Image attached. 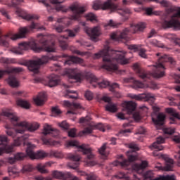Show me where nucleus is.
Here are the masks:
<instances>
[{
    "label": "nucleus",
    "mask_w": 180,
    "mask_h": 180,
    "mask_svg": "<svg viewBox=\"0 0 180 180\" xmlns=\"http://www.w3.org/2000/svg\"><path fill=\"white\" fill-rule=\"evenodd\" d=\"M133 117L134 120H140L141 119V115H140V112H135L133 113Z\"/></svg>",
    "instance_id": "774afa93"
},
{
    "label": "nucleus",
    "mask_w": 180,
    "mask_h": 180,
    "mask_svg": "<svg viewBox=\"0 0 180 180\" xmlns=\"http://www.w3.org/2000/svg\"><path fill=\"white\" fill-rule=\"evenodd\" d=\"M174 167V160L167 158L166 159L165 166L163 167L165 171H172Z\"/></svg>",
    "instance_id": "f704fd0d"
},
{
    "label": "nucleus",
    "mask_w": 180,
    "mask_h": 180,
    "mask_svg": "<svg viewBox=\"0 0 180 180\" xmlns=\"http://www.w3.org/2000/svg\"><path fill=\"white\" fill-rule=\"evenodd\" d=\"M144 179L146 180H175V176L167 175L158 179H154V174L153 173V171H148L144 174Z\"/></svg>",
    "instance_id": "4be33fe9"
},
{
    "label": "nucleus",
    "mask_w": 180,
    "mask_h": 180,
    "mask_svg": "<svg viewBox=\"0 0 180 180\" xmlns=\"http://www.w3.org/2000/svg\"><path fill=\"white\" fill-rule=\"evenodd\" d=\"M65 106L70 108L68 113H71L72 115H77V109H81V104L77 103H70V101H65Z\"/></svg>",
    "instance_id": "bb28decb"
},
{
    "label": "nucleus",
    "mask_w": 180,
    "mask_h": 180,
    "mask_svg": "<svg viewBox=\"0 0 180 180\" xmlns=\"http://www.w3.org/2000/svg\"><path fill=\"white\" fill-rule=\"evenodd\" d=\"M103 101L104 102H108V104L105 106V110L108 112H111L112 113H115V112L117 111V107L116 106V104H113L110 102V98L108 96L103 97Z\"/></svg>",
    "instance_id": "cd10ccee"
},
{
    "label": "nucleus",
    "mask_w": 180,
    "mask_h": 180,
    "mask_svg": "<svg viewBox=\"0 0 180 180\" xmlns=\"http://www.w3.org/2000/svg\"><path fill=\"white\" fill-rule=\"evenodd\" d=\"M129 147L133 153H135V151H139V150H140V148H139V146H137V144L136 143H131L129 144Z\"/></svg>",
    "instance_id": "603ef678"
},
{
    "label": "nucleus",
    "mask_w": 180,
    "mask_h": 180,
    "mask_svg": "<svg viewBox=\"0 0 180 180\" xmlns=\"http://www.w3.org/2000/svg\"><path fill=\"white\" fill-rule=\"evenodd\" d=\"M164 120H165V115L163 113H159L157 116V119L152 117V121L157 126H162V124H164Z\"/></svg>",
    "instance_id": "2f4dec72"
},
{
    "label": "nucleus",
    "mask_w": 180,
    "mask_h": 180,
    "mask_svg": "<svg viewBox=\"0 0 180 180\" xmlns=\"http://www.w3.org/2000/svg\"><path fill=\"white\" fill-rule=\"evenodd\" d=\"M129 97L131 98V99H135V101H145L146 102H152L154 103V101H155V96L154 94L151 93H143L141 94H129Z\"/></svg>",
    "instance_id": "a211bd4d"
},
{
    "label": "nucleus",
    "mask_w": 180,
    "mask_h": 180,
    "mask_svg": "<svg viewBox=\"0 0 180 180\" xmlns=\"http://www.w3.org/2000/svg\"><path fill=\"white\" fill-rule=\"evenodd\" d=\"M146 51H147L144 49H140L139 51V55L140 56V57H142V58H147V54H146Z\"/></svg>",
    "instance_id": "052dcab7"
},
{
    "label": "nucleus",
    "mask_w": 180,
    "mask_h": 180,
    "mask_svg": "<svg viewBox=\"0 0 180 180\" xmlns=\"http://www.w3.org/2000/svg\"><path fill=\"white\" fill-rule=\"evenodd\" d=\"M164 143H165V138L160 136L157 138L156 141L154 142L150 146V148L151 150H153V155L154 157H158V155H160V153H158V151H162V150H164V146L161 145Z\"/></svg>",
    "instance_id": "6ab92c4d"
},
{
    "label": "nucleus",
    "mask_w": 180,
    "mask_h": 180,
    "mask_svg": "<svg viewBox=\"0 0 180 180\" xmlns=\"http://www.w3.org/2000/svg\"><path fill=\"white\" fill-rule=\"evenodd\" d=\"M86 19L90 22H96V15L93 13H89L86 15Z\"/></svg>",
    "instance_id": "37998d69"
},
{
    "label": "nucleus",
    "mask_w": 180,
    "mask_h": 180,
    "mask_svg": "<svg viewBox=\"0 0 180 180\" xmlns=\"http://www.w3.org/2000/svg\"><path fill=\"white\" fill-rule=\"evenodd\" d=\"M37 40L39 41V44H41V46L37 45L36 41L21 42L18 44V47L13 48L11 51L14 54L21 55L23 54V51H25V50H27L29 47L36 53H41V51L54 53L56 51V44L52 42L51 44H49V39H47V37L43 35V34H38Z\"/></svg>",
    "instance_id": "20e7f679"
},
{
    "label": "nucleus",
    "mask_w": 180,
    "mask_h": 180,
    "mask_svg": "<svg viewBox=\"0 0 180 180\" xmlns=\"http://www.w3.org/2000/svg\"><path fill=\"white\" fill-rule=\"evenodd\" d=\"M17 105L18 106H21V108H23L24 109H30V103H29L27 101L22 99L18 100Z\"/></svg>",
    "instance_id": "e433bc0d"
},
{
    "label": "nucleus",
    "mask_w": 180,
    "mask_h": 180,
    "mask_svg": "<svg viewBox=\"0 0 180 180\" xmlns=\"http://www.w3.org/2000/svg\"><path fill=\"white\" fill-rule=\"evenodd\" d=\"M84 96L86 99H88V101H92V99H94V94H92V92L90 91H86Z\"/></svg>",
    "instance_id": "6e6d98bb"
},
{
    "label": "nucleus",
    "mask_w": 180,
    "mask_h": 180,
    "mask_svg": "<svg viewBox=\"0 0 180 180\" xmlns=\"http://www.w3.org/2000/svg\"><path fill=\"white\" fill-rule=\"evenodd\" d=\"M163 131L165 134H174V133H175V128H165Z\"/></svg>",
    "instance_id": "3c124183"
},
{
    "label": "nucleus",
    "mask_w": 180,
    "mask_h": 180,
    "mask_svg": "<svg viewBox=\"0 0 180 180\" xmlns=\"http://www.w3.org/2000/svg\"><path fill=\"white\" fill-rule=\"evenodd\" d=\"M46 85L49 86L50 88H53V86H57L61 82V79L60 77L56 75H51L47 79H46Z\"/></svg>",
    "instance_id": "b1692460"
},
{
    "label": "nucleus",
    "mask_w": 180,
    "mask_h": 180,
    "mask_svg": "<svg viewBox=\"0 0 180 180\" xmlns=\"http://www.w3.org/2000/svg\"><path fill=\"white\" fill-rule=\"evenodd\" d=\"M146 85L147 88H150V89H158V86L154 82H149Z\"/></svg>",
    "instance_id": "5fc2aeb1"
},
{
    "label": "nucleus",
    "mask_w": 180,
    "mask_h": 180,
    "mask_svg": "<svg viewBox=\"0 0 180 180\" xmlns=\"http://www.w3.org/2000/svg\"><path fill=\"white\" fill-rule=\"evenodd\" d=\"M34 145L28 143L27 144L26 153L25 154L23 153H16L13 158H8L9 164H15L16 161H22L25 160L26 157H30L31 160H41L43 158H46L49 155V154L46 153V152L41 150L37 153L33 151V148H34Z\"/></svg>",
    "instance_id": "39448f33"
},
{
    "label": "nucleus",
    "mask_w": 180,
    "mask_h": 180,
    "mask_svg": "<svg viewBox=\"0 0 180 180\" xmlns=\"http://www.w3.org/2000/svg\"><path fill=\"white\" fill-rule=\"evenodd\" d=\"M55 30H56V32H58V33H61L64 32V26L59 25L55 27Z\"/></svg>",
    "instance_id": "338daca9"
},
{
    "label": "nucleus",
    "mask_w": 180,
    "mask_h": 180,
    "mask_svg": "<svg viewBox=\"0 0 180 180\" xmlns=\"http://www.w3.org/2000/svg\"><path fill=\"white\" fill-rule=\"evenodd\" d=\"M23 2V0H12V4L14 8H16L18 5H20Z\"/></svg>",
    "instance_id": "69168bd1"
},
{
    "label": "nucleus",
    "mask_w": 180,
    "mask_h": 180,
    "mask_svg": "<svg viewBox=\"0 0 180 180\" xmlns=\"http://www.w3.org/2000/svg\"><path fill=\"white\" fill-rule=\"evenodd\" d=\"M33 29H37L38 30H44V27L40 26V24L39 23H34V22H32L31 25H28L27 27H20L19 29V34H15L13 35L11 39V40L23 39L24 37H26V34H27V33H30V32H32Z\"/></svg>",
    "instance_id": "4468645a"
},
{
    "label": "nucleus",
    "mask_w": 180,
    "mask_h": 180,
    "mask_svg": "<svg viewBox=\"0 0 180 180\" xmlns=\"http://www.w3.org/2000/svg\"><path fill=\"white\" fill-rule=\"evenodd\" d=\"M69 9L73 13L70 16V20H79L82 15L86 12V6H80V4L78 3H74L68 8L61 5L57 6L56 7V10L58 12H63V13H67Z\"/></svg>",
    "instance_id": "6e6552de"
},
{
    "label": "nucleus",
    "mask_w": 180,
    "mask_h": 180,
    "mask_svg": "<svg viewBox=\"0 0 180 180\" xmlns=\"http://www.w3.org/2000/svg\"><path fill=\"white\" fill-rule=\"evenodd\" d=\"M65 75L69 78V82H81L84 77L82 71L78 68L66 69L65 70Z\"/></svg>",
    "instance_id": "dca6fc26"
},
{
    "label": "nucleus",
    "mask_w": 180,
    "mask_h": 180,
    "mask_svg": "<svg viewBox=\"0 0 180 180\" xmlns=\"http://www.w3.org/2000/svg\"><path fill=\"white\" fill-rule=\"evenodd\" d=\"M136 103L133 101H125L123 103V108L127 110L128 115H131L136 110Z\"/></svg>",
    "instance_id": "c85d7f7f"
},
{
    "label": "nucleus",
    "mask_w": 180,
    "mask_h": 180,
    "mask_svg": "<svg viewBox=\"0 0 180 180\" xmlns=\"http://www.w3.org/2000/svg\"><path fill=\"white\" fill-rule=\"evenodd\" d=\"M0 62L4 64H15L16 63V59L9 58H1Z\"/></svg>",
    "instance_id": "58836bf2"
},
{
    "label": "nucleus",
    "mask_w": 180,
    "mask_h": 180,
    "mask_svg": "<svg viewBox=\"0 0 180 180\" xmlns=\"http://www.w3.org/2000/svg\"><path fill=\"white\" fill-rule=\"evenodd\" d=\"M16 13L22 18V19H25V20H37L39 19V15H30L27 13L25 10L17 8L15 11Z\"/></svg>",
    "instance_id": "5701e85b"
},
{
    "label": "nucleus",
    "mask_w": 180,
    "mask_h": 180,
    "mask_svg": "<svg viewBox=\"0 0 180 180\" xmlns=\"http://www.w3.org/2000/svg\"><path fill=\"white\" fill-rule=\"evenodd\" d=\"M51 164L50 162H46L44 165L43 164H38L37 165V169L41 174H47L49 172L47 169H46V167H51Z\"/></svg>",
    "instance_id": "72a5a7b5"
},
{
    "label": "nucleus",
    "mask_w": 180,
    "mask_h": 180,
    "mask_svg": "<svg viewBox=\"0 0 180 180\" xmlns=\"http://www.w3.org/2000/svg\"><path fill=\"white\" fill-rule=\"evenodd\" d=\"M72 53L74 54H77V56H81L82 57H84V56H88V52H82L79 50H74L72 51Z\"/></svg>",
    "instance_id": "e2e57ef3"
},
{
    "label": "nucleus",
    "mask_w": 180,
    "mask_h": 180,
    "mask_svg": "<svg viewBox=\"0 0 180 180\" xmlns=\"http://www.w3.org/2000/svg\"><path fill=\"white\" fill-rule=\"evenodd\" d=\"M58 23H63L64 25H70V19L67 18H58Z\"/></svg>",
    "instance_id": "8fccbe9b"
},
{
    "label": "nucleus",
    "mask_w": 180,
    "mask_h": 180,
    "mask_svg": "<svg viewBox=\"0 0 180 180\" xmlns=\"http://www.w3.org/2000/svg\"><path fill=\"white\" fill-rule=\"evenodd\" d=\"M62 57L63 58H66L63 63L64 65H71V64H84V59L77 56L63 54Z\"/></svg>",
    "instance_id": "412c9836"
},
{
    "label": "nucleus",
    "mask_w": 180,
    "mask_h": 180,
    "mask_svg": "<svg viewBox=\"0 0 180 180\" xmlns=\"http://www.w3.org/2000/svg\"><path fill=\"white\" fill-rule=\"evenodd\" d=\"M65 98H69L70 99H77L78 94L76 91L66 90Z\"/></svg>",
    "instance_id": "c9c22d12"
},
{
    "label": "nucleus",
    "mask_w": 180,
    "mask_h": 180,
    "mask_svg": "<svg viewBox=\"0 0 180 180\" xmlns=\"http://www.w3.org/2000/svg\"><path fill=\"white\" fill-rule=\"evenodd\" d=\"M79 28H76L74 30H68L67 33L69 37H75V34L78 33Z\"/></svg>",
    "instance_id": "09e8293b"
},
{
    "label": "nucleus",
    "mask_w": 180,
    "mask_h": 180,
    "mask_svg": "<svg viewBox=\"0 0 180 180\" xmlns=\"http://www.w3.org/2000/svg\"><path fill=\"white\" fill-rule=\"evenodd\" d=\"M156 56L157 57H159V58L158 59L156 64L153 65V71L152 73L144 70V69L140 68L137 64L134 65V68L136 70V72L139 74V77H140L141 79L147 81V79H150L151 77H153L154 78H162V77L165 76V63H169L172 65H175V60L172 57L167 55H162V53H158Z\"/></svg>",
    "instance_id": "7ed1b4c3"
},
{
    "label": "nucleus",
    "mask_w": 180,
    "mask_h": 180,
    "mask_svg": "<svg viewBox=\"0 0 180 180\" xmlns=\"http://www.w3.org/2000/svg\"><path fill=\"white\" fill-rule=\"evenodd\" d=\"M60 58V56H43L41 58L37 59V60H28L27 62V65L28 66V69L32 71L34 74L39 73V68H40V65H43V64H47L50 60H53V61H57Z\"/></svg>",
    "instance_id": "9d476101"
},
{
    "label": "nucleus",
    "mask_w": 180,
    "mask_h": 180,
    "mask_svg": "<svg viewBox=\"0 0 180 180\" xmlns=\"http://www.w3.org/2000/svg\"><path fill=\"white\" fill-rule=\"evenodd\" d=\"M79 174L83 176H86V180H96V175L94 173L88 174L86 172L81 171L79 172Z\"/></svg>",
    "instance_id": "4c0bfd02"
},
{
    "label": "nucleus",
    "mask_w": 180,
    "mask_h": 180,
    "mask_svg": "<svg viewBox=\"0 0 180 180\" xmlns=\"http://www.w3.org/2000/svg\"><path fill=\"white\" fill-rule=\"evenodd\" d=\"M88 81L94 88H96V86H98V88H106V86H110V91L111 92H115V89L119 88V84L112 83L110 84V82L108 80H103L101 82L98 83V78H96V76L94 74L89 75Z\"/></svg>",
    "instance_id": "ddd939ff"
},
{
    "label": "nucleus",
    "mask_w": 180,
    "mask_h": 180,
    "mask_svg": "<svg viewBox=\"0 0 180 180\" xmlns=\"http://www.w3.org/2000/svg\"><path fill=\"white\" fill-rule=\"evenodd\" d=\"M124 82H134V86L135 88H144V84L139 80H134V78L124 79Z\"/></svg>",
    "instance_id": "473e14b6"
},
{
    "label": "nucleus",
    "mask_w": 180,
    "mask_h": 180,
    "mask_svg": "<svg viewBox=\"0 0 180 180\" xmlns=\"http://www.w3.org/2000/svg\"><path fill=\"white\" fill-rule=\"evenodd\" d=\"M33 171V166L32 165H25L22 167V172H32Z\"/></svg>",
    "instance_id": "de8ad7c7"
},
{
    "label": "nucleus",
    "mask_w": 180,
    "mask_h": 180,
    "mask_svg": "<svg viewBox=\"0 0 180 180\" xmlns=\"http://www.w3.org/2000/svg\"><path fill=\"white\" fill-rule=\"evenodd\" d=\"M99 154L103 155V157H106V143H104L99 149H98Z\"/></svg>",
    "instance_id": "c03bdc74"
},
{
    "label": "nucleus",
    "mask_w": 180,
    "mask_h": 180,
    "mask_svg": "<svg viewBox=\"0 0 180 180\" xmlns=\"http://www.w3.org/2000/svg\"><path fill=\"white\" fill-rule=\"evenodd\" d=\"M167 113H169L170 115V124H174L176 123V119L178 120H180V115L175 110L174 108H166Z\"/></svg>",
    "instance_id": "393cba45"
},
{
    "label": "nucleus",
    "mask_w": 180,
    "mask_h": 180,
    "mask_svg": "<svg viewBox=\"0 0 180 180\" xmlns=\"http://www.w3.org/2000/svg\"><path fill=\"white\" fill-rule=\"evenodd\" d=\"M2 37V31L0 30V44L2 46H8V36H5L4 38Z\"/></svg>",
    "instance_id": "79ce46f5"
},
{
    "label": "nucleus",
    "mask_w": 180,
    "mask_h": 180,
    "mask_svg": "<svg viewBox=\"0 0 180 180\" xmlns=\"http://www.w3.org/2000/svg\"><path fill=\"white\" fill-rule=\"evenodd\" d=\"M92 130H94V127L89 126L85 128L82 131V134H91L92 133Z\"/></svg>",
    "instance_id": "864d4df0"
},
{
    "label": "nucleus",
    "mask_w": 180,
    "mask_h": 180,
    "mask_svg": "<svg viewBox=\"0 0 180 180\" xmlns=\"http://www.w3.org/2000/svg\"><path fill=\"white\" fill-rule=\"evenodd\" d=\"M60 114H61V110H60V109H58L57 107L52 108V115H58Z\"/></svg>",
    "instance_id": "0e129e2a"
},
{
    "label": "nucleus",
    "mask_w": 180,
    "mask_h": 180,
    "mask_svg": "<svg viewBox=\"0 0 180 180\" xmlns=\"http://www.w3.org/2000/svg\"><path fill=\"white\" fill-rule=\"evenodd\" d=\"M3 115L6 116V117H8L11 123L17 127L15 129L6 127V134L13 139H15V137H17V139H14V143L13 145H8V137L0 136V155H2L4 153L9 154L13 152V147L20 146L23 141H26V140L29 139V135L18 136V134H23L26 130H28V131H36V130L40 127L38 123L30 124L25 121L18 122L19 118L15 113L11 111H4Z\"/></svg>",
    "instance_id": "f257e3e1"
},
{
    "label": "nucleus",
    "mask_w": 180,
    "mask_h": 180,
    "mask_svg": "<svg viewBox=\"0 0 180 180\" xmlns=\"http://www.w3.org/2000/svg\"><path fill=\"white\" fill-rule=\"evenodd\" d=\"M144 29H146V23L144 22H141L136 25H131L129 28H126L121 32L120 38L127 40L129 34H131V33H137V32H143Z\"/></svg>",
    "instance_id": "2eb2a0df"
},
{
    "label": "nucleus",
    "mask_w": 180,
    "mask_h": 180,
    "mask_svg": "<svg viewBox=\"0 0 180 180\" xmlns=\"http://www.w3.org/2000/svg\"><path fill=\"white\" fill-rule=\"evenodd\" d=\"M68 136L69 137H77V129H75V128H73L68 131Z\"/></svg>",
    "instance_id": "680f3d73"
},
{
    "label": "nucleus",
    "mask_w": 180,
    "mask_h": 180,
    "mask_svg": "<svg viewBox=\"0 0 180 180\" xmlns=\"http://www.w3.org/2000/svg\"><path fill=\"white\" fill-rule=\"evenodd\" d=\"M176 13L174 14L170 20H165L162 23L163 27L168 29L169 27H174V29H180V22L177 20L178 18H180V7L177 8Z\"/></svg>",
    "instance_id": "f3484780"
},
{
    "label": "nucleus",
    "mask_w": 180,
    "mask_h": 180,
    "mask_svg": "<svg viewBox=\"0 0 180 180\" xmlns=\"http://www.w3.org/2000/svg\"><path fill=\"white\" fill-rule=\"evenodd\" d=\"M43 136L41 140L43 143L46 146H56L58 142L53 141L51 139H48L47 136H51L52 137H57L60 134V131L51 128V126L46 124L44 127V131L42 132Z\"/></svg>",
    "instance_id": "9b49d317"
},
{
    "label": "nucleus",
    "mask_w": 180,
    "mask_h": 180,
    "mask_svg": "<svg viewBox=\"0 0 180 180\" xmlns=\"http://www.w3.org/2000/svg\"><path fill=\"white\" fill-rule=\"evenodd\" d=\"M103 58L102 68L107 71H116L117 70V63L120 64H129V60L126 58L124 52H120L110 49L108 46H105L104 49L94 55L93 58Z\"/></svg>",
    "instance_id": "f03ea898"
},
{
    "label": "nucleus",
    "mask_w": 180,
    "mask_h": 180,
    "mask_svg": "<svg viewBox=\"0 0 180 180\" xmlns=\"http://www.w3.org/2000/svg\"><path fill=\"white\" fill-rule=\"evenodd\" d=\"M150 44L153 46L154 47H164V44L161 43V41L157 40V39H151L150 41Z\"/></svg>",
    "instance_id": "a19ab883"
},
{
    "label": "nucleus",
    "mask_w": 180,
    "mask_h": 180,
    "mask_svg": "<svg viewBox=\"0 0 180 180\" xmlns=\"http://www.w3.org/2000/svg\"><path fill=\"white\" fill-rule=\"evenodd\" d=\"M135 4H138V5H143V2H156L158 4L160 1L158 0H132Z\"/></svg>",
    "instance_id": "a18cd8bd"
},
{
    "label": "nucleus",
    "mask_w": 180,
    "mask_h": 180,
    "mask_svg": "<svg viewBox=\"0 0 180 180\" xmlns=\"http://www.w3.org/2000/svg\"><path fill=\"white\" fill-rule=\"evenodd\" d=\"M46 98V92L39 93L38 96L34 98V102L37 106H41L44 103Z\"/></svg>",
    "instance_id": "c756f323"
},
{
    "label": "nucleus",
    "mask_w": 180,
    "mask_h": 180,
    "mask_svg": "<svg viewBox=\"0 0 180 180\" xmlns=\"http://www.w3.org/2000/svg\"><path fill=\"white\" fill-rule=\"evenodd\" d=\"M87 33L93 41H96V39L101 36V30L98 27H94L89 29Z\"/></svg>",
    "instance_id": "a878e982"
},
{
    "label": "nucleus",
    "mask_w": 180,
    "mask_h": 180,
    "mask_svg": "<svg viewBox=\"0 0 180 180\" xmlns=\"http://www.w3.org/2000/svg\"><path fill=\"white\" fill-rule=\"evenodd\" d=\"M22 71L23 68H11L5 70H0V79L4 77V74H9L7 82L10 86H12V88H16V86H18L19 83L18 82V79H16V77L13 74L22 72Z\"/></svg>",
    "instance_id": "f8f14e48"
},
{
    "label": "nucleus",
    "mask_w": 180,
    "mask_h": 180,
    "mask_svg": "<svg viewBox=\"0 0 180 180\" xmlns=\"http://www.w3.org/2000/svg\"><path fill=\"white\" fill-rule=\"evenodd\" d=\"M51 155L52 157H55L56 158H61L63 155L58 151L53 150L51 152Z\"/></svg>",
    "instance_id": "bf43d9fd"
},
{
    "label": "nucleus",
    "mask_w": 180,
    "mask_h": 180,
    "mask_svg": "<svg viewBox=\"0 0 180 180\" xmlns=\"http://www.w3.org/2000/svg\"><path fill=\"white\" fill-rule=\"evenodd\" d=\"M68 158L72 161V162L68 163V167H69V168L77 169V168L79 167V161H81V156H79V155L69 153L68 155Z\"/></svg>",
    "instance_id": "aec40b11"
},
{
    "label": "nucleus",
    "mask_w": 180,
    "mask_h": 180,
    "mask_svg": "<svg viewBox=\"0 0 180 180\" xmlns=\"http://www.w3.org/2000/svg\"><path fill=\"white\" fill-rule=\"evenodd\" d=\"M93 8L95 11L98 9H103L105 11L106 9H110L111 12H117L121 16L125 18V19H129V15L131 13V11L127 8H120L112 2V0H108L107 1L102 3V1L97 0L93 4Z\"/></svg>",
    "instance_id": "423d86ee"
},
{
    "label": "nucleus",
    "mask_w": 180,
    "mask_h": 180,
    "mask_svg": "<svg viewBox=\"0 0 180 180\" xmlns=\"http://www.w3.org/2000/svg\"><path fill=\"white\" fill-rule=\"evenodd\" d=\"M8 174L11 178H15L18 175V171L16 169L9 167L8 168Z\"/></svg>",
    "instance_id": "49530a36"
},
{
    "label": "nucleus",
    "mask_w": 180,
    "mask_h": 180,
    "mask_svg": "<svg viewBox=\"0 0 180 180\" xmlns=\"http://www.w3.org/2000/svg\"><path fill=\"white\" fill-rule=\"evenodd\" d=\"M129 152H128L127 154L128 160L124 159L121 162L119 160L115 161L112 163L113 165H115V167H122V168H125V169H129L128 167H130L131 168H132L133 171H135V172H138V174H141V172H143V169L147 168L148 162H147V161H142L141 164H134L133 165H131L133 161H136V160H137V155H129Z\"/></svg>",
    "instance_id": "0eeeda50"
},
{
    "label": "nucleus",
    "mask_w": 180,
    "mask_h": 180,
    "mask_svg": "<svg viewBox=\"0 0 180 180\" xmlns=\"http://www.w3.org/2000/svg\"><path fill=\"white\" fill-rule=\"evenodd\" d=\"M165 37L166 39H168L169 40H171L172 41L174 42L177 37L174 34H167L165 35Z\"/></svg>",
    "instance_id": "4d7b16f0"
},
{
    "label": "nucleus",
    "mask_w": 180,
    "mask_h": 180,
    "mask_svg": "<svg viewBox=\"0 0 180 180\" xmlns=\"http://www.w3.org/2000/svg\"><path fill=\"white\" fill-rule=\"evenodd\" d=\"M52 176L53 178H56V179H63L64 178V173L55 170L52 172Z\"/></svg>",
    "instance_id": "ea45409f"
},
{
    "label": "nucleus",
    "mask_w": 180,
    "mask_h": 180,
    "mask_svg": "<svg viewBox=\"0 0 180 180\" xmlns=\"http://www.w3.org/2000/svg\"><path fill=\"white\" fill-rule=\"evenodd\" d=\"M59 126L64 130H68L70 128V124H68V123H67L65 121H63L60 124H59Z\"/></svg>",
    "instance_id": "13d9d810"
},
{
    "label": "nucleus",
    "mask_w": 180,
    "mask_h": 180,
    "mask_svg": "<svg viewBox=\"0 0 180 180\" xmlns=\"http://www.w3.org/2000/svg\"><path fill=\"white\" fill-rule=\"evenodd\" d=\"M68 146L70 147H77L79 149V151H82L84 155H86L85 162L88 167H94V165H96V162L94 160L95 155L92 153V148H89L88 145H79L77 141H70L68 142Z\"/></svg>",
    "instance_id": "1a4fd4ad"
},
{
    "label": "nucleus",
    "mask_w": 180,
    "mask_h": 180,
    "mask_svg": "<svg viewBox=\"0 0 180 180\" xmlns=\"http://www.w3.org/2000/svg\"><path fill=\"white\" fill-rule=\"evenodd\" d=\"M68 39V37L64 35H60L58 38V40L59 41V46L62 50H67V49H68V44H67Z\"/></svg>",
    "instance_id": "7c9ffc66"
}]
</instances>
